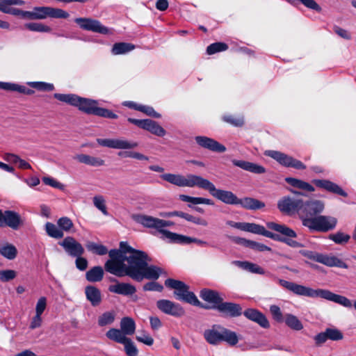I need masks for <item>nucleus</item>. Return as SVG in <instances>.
<instances>
[{
	"instance_id": "f257e3e1",
	"label": "nucleus",
	"mask_w": 356,
	"mask_h": 356,
	"mask_svg": "<svg viewBox=\"0 0 356 356\" xmlns=\"http://www.w3.org/2000/svg\"><path fill=\"white\" fill-rule=\"evenodd\" d=\"M111 259L104 266L105 270L118 277L128 275L134 278V248L127 242L122 241L120 248L108 252Z\"/></svg>"
},
{
	"instance_id": "f03ea898",
	"label": "nucleus",
	"mask_w": 356,
	"mask_h": 356,
	"mask_svg": "<svg viewBox=\"0 0 356 356\" xmlns=\"http://www.w3.org/2000/svg\"><path fill=\"white\" fill-rule=\"evenodd\" d=\"M267 227L280 234L266 230L263 225L250 222H244L243 231L262 235L275 241L284 243L291 248H296L303 246L302 243L293 240L298 235L293 229L286 225L269 222L267 223Z\"/></svg>"
},
{
	"instance_id": "7ed1b4c3",
	"label": "nucleus",
	"mask_w": 356,
	"mask_h": 356,
	"mask_svg": "<svg viewBox=\"0 0 356 356\" xmlns=\"http://www.w3.org/2000/svg\"><path fill=\"white\" fill-rule=\"evenodd\" d=\"M199 296L206 302L202 307L204 309L216 310L224 318H234L243 314V308L240 304L225 302L218 291L203 288L200 291Z\"/></svg>"
},
{
	"instance_id": "20e7f679",
	"label": "nucleus",
	"mask_w": 356,
	"mask_h": 356,
	"mask_svg": "<svg viewBox=\"0 0 356 356\" xmlns=\"http://www.w3.org/2000/svg\"><path fill=\"white\" fill-rule=\"evenodd\" d=\"M200 188L207 190L217 200L231 205H241L247 210H259L265 207V203L253 197L238 198L230 191L216 188L215 185L207 179H203Z\"/></svg>"
},
{
	"instance_id": "39448f33",
	"label": "nucleus",
	"mask_w": 356,
	"mask_h": 356,
	"mask_svg": "<svg viewBox=\"0 0 356 356\" xmlns=\"http://www.w3.org/2000/svg\"><path fill=\"white\" fill-rule=\"evenodd\" d=\"M277 282L284 289L298 296H303L309 298H321L339 304L347 308H350L353 306L351 301L348 298L332 293L327 289H314L312 288L282 279H277Z\"/></svg>"
},
{
	"instance_id": "423d86ee",
	"label": "nucleus",
	"mask_w": 356,
	"mask_h": 356,
	"mask_svg": "<svg viewBox=\"0 0 356 356\" xmlns=\"http://www.w3.org/2000/svg\"><path fill=\"white\" fill-rule=\"evenodd\" d=\"M54 97L60 102L76 106L81 111L88 115L109 119H116L118 118V115L111 111L99 107L98 102L96 100L81 97L74 94L55 93Z\"/></svg>"
},
{
	"instance_id": "0eeeda50",
	"label": "nucleus",
	"mask_w": 356,
	"mask_h": 356,
	"mask_svg": "<svg viewBox=\"0 0 356 356\" xmlns=\"http://www.w3.org/2000/svg\"><path fill=\"white\" fill-rule=\"evenodd\" d=\"M203 336L208 343L214 346L224 341L229 346H234L239 341L236 332L219 324H214L210 329L205 330Z\"/></svg>"
},
{
	"instance_id": "6e6552de",
	"label": "nucleus",
	"mask_w": 356,
	"mask_h": 356,
	"mask_svg": "<svg viewBox=\"0 0 356 356\" xmlns=\"http://www.w3.org/2000/svg\"><path fill=\"white\" fill-rule=\"evenodd\" d=\"M164 284L167 288L174 289L173 295L177 300L186 302L202 309L204 307V303L201 302L196 295L189 290V286L185 282L172 278H168L165 280Z\"/></svg>"
},
{
	"instance_id": "1a4fd4ad",
	"label": "nucleus",
	"mask_w": 356,
	"mask_h": 356,
	"mask_svg": "<svg viewBox=\"0 0 356 356\" xmlns=\"http://www.w3.org/2000/svg\"><path fill=\"white\" fill-rule=\"evenodd\" d=\"M324 203L318 200L302 198L301 205L298 210V217L303 226L307 227L309 221L315 219L324 210Z\"/></svg>"
},
{
	"instance_id": "9d476101",
	"label": "nucleus",
	"mask_w": 356,
	"mask_h": 356,
	"mask_svg": "<svg viewBox=\"0 0 356 356\" xmlns=\"http://www.w3.org/2000/svg\"><path fill=\"white\" fill-rule=\"evenodd\" d=\"M97 143L108 148L122 149L118 153L121 158L134 157V143L124 138H97Z\"/></svg>"
},
{
	"instance_id": "9b49d317",
	"label": "nucleus",
	"mask_w": 356,
	"mask_h": 356,
	"mask_svg": "<svg viewBox=\"0 0 356 356\" xmlns=\"http://www.w3.org/2000/svg\"><path fill=\"white\" fill-rule=\"evenodd\" d=\"M160 177L173 185L179 187H198L200 188L203 177L199 175L188 174L184 176L179 174L165 173L160 176Z\"/></svg>"
},
{
	"instance_id": "f8f14e48",
	"label": "nucleus",
	"mask_w": 356,
	"mask_h": 356,
	"mask_svg": "<svg viewBox=\"0 0 356 356\" xmlns=\"http://www.w3.org/2000/svg\"><path fill=\"white\" fill-rule=\"evenodd\" d=\"M290 192L295 195V197L286 195L282 197L277 202L278 209L284 214L291 216L294 213L298 215V210L301 205L302 197L305 196L302 192L289 189Z\"/></svg>"
},
{
	"instance_id": "ddd939ff",
	"label": "nucleus",
	"mask_w": 356,
	"mask_h": 356,
	"mask_svg": "<svg viewBox=\"0 0 356 356\" xmlns=\"http://www.w3.org/2000/svg\"><path fill=\"white\" fill-rule=\"evenodd\" d=\"M300 253L305 257L312 261L323 264L329 267H346L340 259L335 256H329L327 254L319 253L315 251L302 250Z\"/></svg>"
},
{
	"instance_id": "4468645a",
	"label": "nucleus",
	"mask_w": 356,
	"mask_h": 356,
	"mask_svg": "<svg viewBox=\"0 0 356 356\" xmlns=\"http://www.w3.org/2000/svg\"><path fill=\"white\" fill-rule=\"evenodd\" d=\"M265 155L273 159L286 168H292L296 170H305L307 168L301 161L279 151L268 150L265 152Z\"/></svg>"
},
{
	"instance_id": "2eb2a0df",
	"label": "nucleus",
	"mask_w": 356,
	"mask_h": 356,
	"mask_svg": "<svg viewBox=\"0 0 356 356\" xmlns=\"http://www.w3.org/2000/svg\"><path fill=\"white\" fill-rule=\"evenodd\" d=\"M307 228L310 231L327 232L333 230L337 225V219L330 216L318 215L315 219L309 221Z\"/></svg>"
},
{
	"instance_id": "dca6fc26",
	"label": "nucleus",
	"mask_w": 356,
	"mask_h": 356,
	"mask_svg": "<svg viewBox=\"0 0 356 356\" xmlns=\"http://www.w3.org/2000/svg\"><path fill=\"white\" fill-rule=\"evenodd\" d=\"M74 22L80 26L81 29L86 31L104 35H111L113 33L112 29L104 26L97 19L86 17H79L76 18Z\"/></svg>"
},
{
	"instance_id": "f3484780",
	"label": "nucleus",
	"mask_w": 356,
	"mask_h": 356,
	"mask_svg": "<svg viewBox=\"0 0 356 356\" xmlns=\"http://www.w3.org/2000/svg\"><path fill=\"white\" fill-rule=\"evenodd\" d=\"M33 9L35 19H44L47 17L66 19L70 15L64 10L49 6H37L34 7Z\"/></svg>"
},
{
	"instance_id": "a211bd4d",
	"label": "nucleus",
	"mask_w": 356,
	"mask_h": 356,
	"mask_svg": "<svg viewBox=\"0 0 356 356\" xmlns=\"http://www.w3.org/2000/svg\"><path fill=\"white\" fill-rule=\"evenodd\" d=\"M106 337L115 342L124 346V349L129 356H134V344L120 329L111 328L106 334Z\"/></svg>"
},
{
	"instance_id": "6ab92c4d",
	"label": "nucleus",
	"mask_w": 356,
	"mask_h": 356,
	"mask_svg": "<svg viewBox=\"0 0 356 356\" xmlns=\"http://www.w3.org/2000/svg\"><path fill=\"white\" fill-rule=\"evenodd\" d=\"M23 224V220L20 215L10 210L3 212L0 210V227H9L17 230Z\"/></svg>"
},
{
	"instance_id": "aec40b11",
	"label": "nucleus",
	"mask_w": 356,
	"mask_h": 356,
	"mask_svg": "<svg viewBox=\"0 0 356 356\" xmlns=\"http://www.w3.org/2000/svg\"><path fill=\"white\" fill-rule=\"evenodd\" d=\"M156 306L162 312L175 317H181L185 314L184 308L179 304L168 300H159Z\"/></svg>"
},
{
	"instance_id": "412c9836",
	"label": "nucleus",
	"mask_w": 356,
	"mask_h": 356,
	"mask_svg": "<svg viewBox=\"0 0 356 356\" xmlns=\"http://www.w3.org/2000/svg\"><path fill=\"white\" fill-rule=\"evenodd\" d=\"M135 125L156 136L162 137L166 134V131L157 122L151 119H135Z\"/></svg>"
},
{
	"instance_id": "4be33fe9",
	"label": "nucleus",
	"mask_w": 356,
	"mask_h": 356,
	"mask_svg": "<svg viewBox=\"0 0 356 356\" xmlns=\"http://www.w3.org/2000/svg\"><path fill=\"white\" fill-rule=\"evenodd\" d=\"M195 140L199 146L211 152L222 153L226 151V147L224 145L211 138L197 136L195 137Z\"/></svg>"
},
{
	"instance_id": "5701e85b",
	"label": "nucleus",
	"mask_w": 356,
	"mask_h": 356,
	"mask_svg": "<svg viewBox=\"0 0 356 356\" xmlns=\"http://www.w3.org/2000/svg\"><path fill=\"white\" fill-rule=\"evenodd\" d=\"M59 245L62 246L65 251L71 257L82 256L84 253V248L82 245L72 236L65 238L59 243Z\"/></svg>"
},
{
	"instance_id": "b1692460",
	"label": "nucleus",
	"mask_w": 356,
	"mask_h": 356,
	"mask_svg": "<svg viewBox=\"0 0 356 356\" xmlns=\"http://www.w3.org/2000/svg\"><path fill=\"white\" fill-rule=\"evenodd\" d=\"M312 183L316 187L322 188L331 193L344 197H348V193L341 186L328 179H313Z\"/></svg>"
},
{
	"instance_id": "393cba45",
	"label": "nucleus",
	"mask_w": 356,
	"mask_h": 356,
	"mask_svg": "<svg viewBox=\"0 0 356 356\" xmlns=\"http://www.w3.org/2000/svg\"><path fill=\"white\" fill-rule=\"evenodd\" d=\"M162 271L163 270L160 267L147 264L146 267L143 268L136 273L135 280L137 282H141L144 279L156 280L159 278Z\"/></svg>"
},
{
	"instance_id": "a878e982",
	"label": "nucleus",
	"mask_w": 356,
	"mask_h": 356,
	"mask_svg": "<svg viewBox=\"0 0 356 356\" xmlns=\"http://www.w3.org/2000/svg\"><path fill=\"white\" fill-rule=\"evenodd\" d=\"M243 314L245 318L257 323L264 329H268L270 326L266 316L257 309L248 308L243 312Z\"/></svg>"
},
{
	"instance_id": "bb28decb",
	"label": "nucleus",
	"mask_w": 356,
	"mask_h": 356,
	"mask_svg": "<svg viewBox=\"0 0 356 356\" xmlns=\"http://www.w3.org/2000/svg\"><path fill=\"white\" fill-rule=\"evenodd\" d=\"M160 216L163 218H171V217H174V216H178V217L185 219L186 220H187L188 222H191L194 224L200 225H202V226H207L208 224L207 220L202 218L196 217V216L191 215L188 213H185V212H183L181 211H174L161 213Z\"/></svg>"
},
{
	"instance_id": "cd10ccee",
	"label": "nucleus",
	"mask_w": 356,
	"mask_h": 356,
	"mask_svg": "<svg viewBox=\"0 0 356 356\" xmlns=\"http://www.w3.org/2000/svg\"><path fill=\"white\" fill-rule=\"evenodd\" d=\"M232 163L235 166L254 174L260 175L266 172L264 166L250 161L234 159Z\"/></svg>"
},
{
	"instance_id": "c85d7f7f",
	"label": "nucleus",
	"mask_w": 356,
	"mask_h": 356,
	"mask_svg": "<svg viewBox=\"0 0 356 356\" xmlns=\"http://www.w3.org/2000/svg\"><path fill=\"white\" fill-rule=\"evenodd\" d=\"M232 241L236 243L241 245L243 246L249 248L252 250L259 251V252H265V251H271V248L263 243H258L254 241L245 239L244 238L241 237H233Z\"/></svg>"
},
{
	"instance_id": "c756f323",
	"label": "nucleus",
	"mask_w": 356,
	"mask_h": 356,
	"mask_svg": "<svg viewBox=\"0 0 356 356\" xmlns=\"http://www.w3.org/2000/svg\"><path fill=\"white\" fill-rule=\"evenodd\" d=\"M0 254L8 260H13L17 257V250L13 244L6 241H1Z\"/></svg>"
},
{
	"instance_id": "7c9ffc66",
	"label": "nucleus",
	"mask_w": 356,
	"mask_h": 356,
	"mask_svg": "<svg viewBox=\"0 0 356 356\" xmlns=\"http://www.w3.org/2000/svg\"><path fill=\"white\" fill-rule=\"evenodd\" d=\"M77 161L92 167H99L104 165V161L99 157L88 154H77L74 158Z\"/></svg>"
},
{
	"instance_id": "2f4dec72",
	"label": "nucleus",
	"mask_w": 356,
	"mask_h": 356,
	"mask_svg": "<svg viewBox=\"0 0 356 356\" xmlns=\"http://www.w3.org/2000/svg\"><path fill=\"white\" fill-rule=\"evenodd\" d=\"M151 261L152 259L145 252L135 249V275Z\"/></svg>"
},
{
	"instance_id": "473e14b6",
	"label": "nucleus",
	"mask_w": 356,
	"mask_h": 356,
	"mask_svg": "<svg viewBox=\"0 0 356 356\" xmlns=\"http://www.w3.org/2000/svg\"><path fill=\"white\" fill-rule=\"evenodd\" d=\"M135 221L147 228H154L159 232V218L146 215H135Z\"/></svg>"
},
{
	"instance_id": "72a5a7b5",
	"label": "nucleus",
	"mask_w": 356,
	"mask_h": 356,
	"mask_svg": "<svg viewBox=\"0 0 356 356\" xmlns=\"http://www.w3.org/2000/svg\"><path fill=\"white\" fill-rule=\"evenodd\" d=\"M85 293L88 301L92 306H97L102 301L100 291L95 286H88L86 287Z\"/></svg>"
},
{
	"instance_id": "f704fd0d",
	"label": "nucleus",
	"mask_w": 356,
	"mask_h": 356,
	"mask_svg": "<svg viewBox=\"0 0 356 356\" xmlns=\"http://www.w3.org/2000/svg\"><path fill=\"white\" fill-rule=\"evenodd\" d=\"M285 181L296 188L301 189L307 192H314L315 191L314 187L312 184L299 179L286 177Z\"/></svg>"
},
{
	"instance_id": "c9c22d12",
	"label": "nucleus",
	"mask_w": 356,
	"mask_h": 356,
	"mask_svg": "<svg viewBox=\"0 0 356 356\" xmlns=\"http://www.w3.org/2000/svg\"><path fill=\"white\" fill-rule=\"evenodd\" d=\"M163 235L172 243L179 244H189L192 243V237L179 234L170 231H162Z\"/></svg>"
},
{
	"instance_id": "e433bc0d",
	"label": "nucleus",
	"mask_w": 356,
	"mask_h": 356,
	"mask_svg": "<svg viewBox=\"0 0 356 356\" xmlns=\"http://www.w3.org/2000/svg\"><path fill=\"white\" fill-rule=\"evenodd\" d=\"M238 267L246 270L250 273H256L259 275L265 274V270L261 266L256 264L251 263L250 261H235L234 262Z\"/></svg>"
},
{
	"instance_id": "4c0bfd02",
	"label": "nucleus",
	"mask_w": 356,
	"mask_h": 356,
	"mask_svg": "<svg viewBox=\"0 0 356 356\" xmlns=\"http://www.w3.org/2000/svg\"><path fill=\"white\" fill-rule=\"evenodd\" d=\"M108 289L112 293L122 295H130L134 293V286L126 283H118L117 284L111 285Z\"/></svg>"
},
{
	"instance_id": "58836bf2",
	"label": "nucleus",
	"mask_w": 356,
	"mask_h": 356,
	"mask_svg": "<svg viewBox=\"0 0 356 356\" xmlns=\"http://www.w3.org/2000/svg\"><path fill=\"white\" fill-rule=\"evenodd\" d=\"M179 199L181 201L191 202L193 204H204L207 205H213L214 202L211 199L201 197H191L187 195L181 194L179 195Z\"/></svg>"
},
{
	"instance_id": "ea45409f",
	"label": "nucleus",
	"mask_w": 356,
	"mask_h": 356,
	"mask_svg": "<svg viewBox=\"0 0 356 356\" xmlns=\"http://www.w3.org/2000/svg\"><path fill=\"white\" fill-rule=\"evenodd\" d=\"M284 322L291 330L300 331L303 328L302 322L297 316L291 314H286L284 316Z\"/></svg>"
},
{
	"instance_id": "a19ab883",
	"label": "nucleus",
	"mask_w": 356,
	"mask_h": 356,
	"mask_svg": "<svg viewBox=\"0 0 356 356\" xmlns=\"http://www.w3.org/2000/svg\"><path fill=\"white\" fill-rule=\"evenodd\" d=\"M289 4L296 6L298 3H302L306 8L313 10L317 13L322 11V8L314 0H285Z\"/></svg>"
},
{
	"instance_id": "79ce46f5",
	"label": "nucleus",
	"mask_w": 356,
	"mask_h": 356,
	"mask_svg": "<svg viewBox=\"0 0 356 356\" xmlns=\"http://www.w3.org/2000/svg\"><path fill=\"white\" fill-rule=\"evenodd\" d=\"M103 276L104 270L101 266H95L89 270L86 274L87 280L91 282H97L101 281L103 278Z\"/></svg>"
},
{
	"instance_id": "37998d69",
	"label": "nucleus",
	"mask_w": 356,
	"mask_h": 356,
	"mask_svg": "<svg viewBox=\"0 0 356 356\" xmlns=\"http://www.w3.org/2000/svg\"><path fill=\"white\" fill-rule=\"evenodd\" d=\"M134 49V45L126 42H118L113 44L111 53L113 55L125 54Z\"/></svg>"
},
{
	"instance_id": "c03bdc74",
	"label": "nucleus",
	"mask_w": 356,
	"mask_h": 356,
	"mask_svg": "<svg viewBox=\"0 0 356 356\" xmlns=\"http://www.w3.org/2000/svg\"><path fill=\"white\" fill-rule=\"evenodd\" d=\"M222 120L236 127H241L244 124V118L242 115L227 114L222 116Z\"/></svg>"
},
{
	"instance_id": "a18cd8bd",
	"label": "nucleus",
	"mask_w": 356,
	"mask_h": 356,
	"mask_svg": "<svg viewBox=\"0 0 356 356\" xmlns=\"http://www.w3.org/2000/svg\"><path fill=\"white\" fill-rule=\"evenodd\" d=\"M24 27L33 32H39V33H49L51 31V29L41 22H29L24 24Z\"/></svg>"
},
{
	"instance_id": "49530a36",
	"label": "nucleus",
	"mask_w": 356,
	"mask_h": 356,
	"mask_svg": "<svg viewBox=\"0 0 356 356\" xmlns=\"http://www.w3.org/2000/svg\"><path fill=\"white\" fill-rule=\"evenodd\" d=\"M328 238L337 245H345L349 241L350 236L348 234L339 231L336 233L330 234L328 236Z\"/></svg>"
},
{
	"instance_id": "de8ad7c7",
	"label": "nucleus",
	"mask_w": 356,
	"mask_h": 356,
	"mask_svg": "<svg viewBox=\"0 0 356 356\" xmlns=\"http://www.w3.org/2000/svg\"><path fill=\"white\" fill-rule=\"evenodd\" d=\"M120 330L125 335L134 334V320L129 317H124L120 321Z\"/></svg>"
},
{
	"instance_id": "09e8293b",
	"label": "nucleus",
	"mask_w": 356,
	"mask_h": 356,
	"mask_svg": "<svg viewBox=\"0 0 356 356\" xmlns=\"http://www.w3.org/2000/svg\"><path fill=\"white\" fill-rule=\"evenodd\" d=\"M228 48H229L228 44L225 42H214V43L209 44L207 47V54L208 55H213V54L218 53V52L225 51L227 50Z\"/></svg>"
},
{
	"instance_id": "8fccbe9b",
	"label": "nucleus",
	"mask_w": 356,
	"mask_h": 356,
	"mask_svg": "<svg viewBox=\"0 0 356 356\" xmlns=\"http://www.w3.org/2000/svg\"><path fill=\"white\" fill-rule=\"evenodd\" d=\"M45 230L47 234L54 238H61L63 236V232L51 222L45 224Z\"/></svg>"
},
{
	"instance_id": "3c124183",
	"label": "nucleus",
	"mask_w": 356,
	"mask_h": 356,
	"mask_svg": "<svg viewBox=\"0 0 356 356\" xmlns=\"http://www.w3.org/2000/svg\"><path fill=\"white\" fill-rule=\"evenodd\" d=\"M116 313L114 311H109L103 313L98 318V324L100 326H105L111 324L115 318Z\"/></svg>"
},
{
	"instance_id": "603ef678",
	"label": "nucleus",
	"mask_w": 356,
	"mask_h": 356,
	"mask_svg": "<svg viewBox=\"0 0 356 356\" xmlns=\"http://www.w3.org/2000/svg\"><path fill=\"white\" fill-rule=\"evenodd\" d=\"M86 248L88 251H90L98 255H104L108 252V250L106 246L95 243L94 242H88L86 244Z\"/></svg>"
},
{
	"instance_id": "864d4df0",
	"label": "nucleus",
	"mask_w": 356,
	"mask_h": 356,
	"mask_svg": "<svg viewBox=\"0 0 356 356\" xmlns=\"http://www.w3.org/2000/svg\"><path fill=\"white\" fill-rule=\"evenodd\" d=\"M27 85L40 91H52L54 90V86L42 81H31Z\"/></svg>"
},
{
	"instance_id": "5fc2aeb1",
	"label": "nucleus",
	"mask_w": 356,
	"mask_h": 356,
	"mask_svg": "<svg viewBox=\"0 0 356 356\" xmlns=\"http://www.w3.org/2000/svg\"><path fill=\"white\" fill-rule=\"evenodd\" d=\"M93 204L95 207L102 212L105 216H107L108 211L106 206V201L103 196L96 195L93 197Z\"/></svg>"
},
{
	"instance_id": "6e6d98bb",
	"label": "nucleus",
	"mask_w": 356,
	"mask_h": 356,
	"mask_svg": "<svg viewBox=\"0 0 356 356\" xmlns=\"http://www.w3.org/2000/svg\"><path fill=\"white\" fill-rule=\"evenodd\" d=\"M135 110L141 111L150 117H153L155 118H161V115L156 112L154 109L151 106L138 105L135 104Z\"/></svg>"
},
{
	"instance_id": "4d7b16f0",
	"label": "nucleus",
	"mask_w": 356,
	"mask_h": 356,
	"mask_svg": "<svg viewBox=\"0 0 356 356\" xmlns=\"http://www.w3.org/2000/svg\"><path fill=\"white\" fill-rule=\"evenodd\" d=\"M270 312L272 315L273 318L277 323H281L284 322V316L280 309V307L277 305H273L270 307Z\"/></svg>"
},
{
	"instance_id": "13d9d810",
	"label": "nucleus",
	"mask_w": 356,
	"mask_h": 356,
	"mask_svg": "<svg viewBox=\"0 0 356 356\" xmlns=\"http://www.w3.org/2000/svg\"><path fill=\"white\" fill-rule=\"evenodd\" d=\"M325 332L327 335V338L330 340L340 341L343 338V333L337 328L328 327L325 329Z\"/></svg>"
},
{
	"instance_id": "bf43d9fd",
	"label": "nucleus",
	"mask_w": 356,
	"mask_h": 356,
	"mask_svg": "<svg viewBox=\"0 0 356 356\" xmlns=\"http://www.w3.org/2000/svg\"><path fill=\"white\" fill-rule=\"evenodd\" d=\"M58 226L62 231L70 232L74 224L67 217H62L57 221Z\"/></svg>"
},
{
	"instance_id": "052dcab7",
	"label": "nucleus",
	"mask_w": 356,
	"mask_h": 356,
	"mask_svg": "<svg viewBox=\"0 0 356 356\" xmlns=\"http://www.w3.org/2000/svg\"><path fill=\"white\" fill-rule=\"evenodd\" d=\"M152 280L143 285V289L145 291H158L161 292L163 290V286L159 282Z\"/></svg>"
},
{
	"instance_id": "680f3d73",
	"label": "nucleus",
	"mask_w": 356,
	"mask_h": 356,
	"mask_svg": "<svg viewBox=\"0 0 356 356\" xmlns=\"http://www.w3.org/2000/svg\"><path fill=\"white\" fill-rule=\"evenodd\" d=\"M17 276V273L14 270H0V281L3 282H9L15 279Z\"/></svg>"
},
{
	"instance_id": "e2e57ef3",
	"label": "nucleus",
	"mask_w": 356,
	"mask_h": 356,
	"mask_svg": "<svg viewBox=\"0 0 356 356\" xmlns=\"http://www.w3.org/2000/svg\"><path fill=\"white\" fill-rule=\"evenodd\" d=\"M136 339L147 346H152L154 343V339L150 336L149 334L145 332H141L138 336L136 337Z\"/></svg>"
},
{
	"instance_id": "0e129e2a",
	"label": "nucleus",
	"mask_w": 356,
	"mask_h": 356,
	"mask_svg": "<svg viewBox=\"0 0 356 356\" xmlns=\"http://www.w3.org/2000/svg\"><path fill=\"white\" fill-rule=\"evenodd\" d=\"M47 299L44 296L40 297L35 305V314L42 315L47 308Z\"/></svg>"
},
{
	"instance_id": "69168bd1",
	"label": "nucleus",
	"mask_w": 356,
	"mask_h": 356,
	"mask_svg": "<svg viewBox=\"0 0 356 356\" xmlns=\"http://www.w3.org/2000/svg\"><path fill=\"white\" fill-rule=\"evenodd\" d=\"M42 180L44 184L50 186L53 188L58 189L63 188V185L53 177H42Z\"/></svg>"
},
{
	"instance_id": "338daca9",
	"label": "nucleus",
	"mask_w": 356,
	"mask_h": 356,
	"mask_svg": "<svg viewBox=\"0 0 356 356\" xmlns=\"http://www.w3.org/2000/svg\"><path fill=\"white\" fill-rule=\"evenodd\" d=\"M19 84L0 81V89L7 91H17L19 90Z\"/></svg>"
},
{
	"instance_id": "774afa93",
	"label": "nucleus",
	"mask_w": 356,
	"mask_h": 356,
	"mask_svg": "<svg viewBox=\"0 0 356 356\" xmlns=\"http://www.w3.org/2000/svg\"><path fill=\"white\" fill-rule=\"evenodd\" d=\"M315 344L316 346H321L328 340L327 335L325 330L324 332L317 334L314 338Z\"/></svg>"
}]
</instances>
